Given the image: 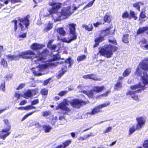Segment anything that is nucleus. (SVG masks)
<instances>
[{
  "label": "nucleus",
  "instance_id": "10",
  "mask_svg": "<svg viewBox=\"0 0 148 148\" xmlns=\"http://www.w3.org/2000/svg\"><path fill=\"white\" fill-rule=\"evenodd\" d=\"M76 26L75 24L72 23L69 25V35L70 37H77V35L76 33L75 27Z\"/></svg>",
  "mask_w": 148,
  "mask_h": 148
},
{
  "label": "nucleus",
  "instance_id": "5",
  "mask_svg": "<svg viewBox=\"0 0 148 148\" xmlns=\"http://www.w3.org/2000/svg\"><path fill=\"white\" fill-rule=\"evenodd\" d=\"M57 17L54 20L55 22L59 21L67 18V16L70 14V8H63L60 12H57Z\"/></svg>",
  "mask_w": 148,
  "mask_h": 148
},
{
  "label": "nucleus",
  "instance_id": "29",
  "mask_svg": "<svg viewBox=\"0 0 148 148\" xmlns=\"http://www.w3.org/2000/svg\"><path fill=\"white\" fill-rule=\"evenodd\" d=\"M53 27V24L50 23H49L47 26L44 29L43 31L45 32H47L51 29Z\"/></svg>",
  "mask_w": 148,
  "mask_h": 148
},
{
  "label": "nucleus",
  "instance_id": "13",
  "mask_svg": "<svg viewBox=\"0 0 148 148\" xmlns=\"http://www.w3.org/2000/svg\"><path fill=\"white\" fill-rule=\"evenodd\" d=\"M138 66L144 71H148V62L146 60H144L140 63Z\"/></svg>",
  "mask_w": 148,
  "mask_h": 148
},
{
  "label": "nucleus",
  "instance_id": "6",
  "mask_svg": "<svg viewBox=\"0 0 148 148\" xmlns=\"http://www.w3.org/2000/svg\"><path fill=\"white\" fill-rule=\"evenodd\" d=\"M30 17L29 15H27L24 18H18V21L19 22L18 25L20 27L21 31H24L26 28L28 29V27L30 25L29 20Z\"/></svg>",
  "mask_w": 148,
  "mask_h": 148
},
{
  "label": "nucleus",
  "instance_id": "25",
  "mask_svg": "<svg viewBox=\"0 0 148 148\" xmlns=\"http://www.w3.org/2000/svg\"><path fill=\"white\" fill-rule=\"evenodd\" d=\"M130 19L133 18L134 20H136L138 19V17L136 16L137 14L135 13L134 11L130 10Z\"/></svg>",
  "mask_w": 148,
  "mask_h": 148
},
{
  "label": "nucleus",
  "instance_id": "45",
  "mask_svg": "<svg viewBox=\"0 0 148 148\" xmlns=\"http://www.w3.org/2000/svg\"><path fill=\"white\" fill-rule=\"evenodd\" d=\"M95 44L94 46V47H96L99 45V42H100L99 38H96L95 40Z\"/></svg>",
  "mask_w": 148,
  "mask_h": 148
},
{
  "label": "nucleus",
  "instance_id": "3",
  "mask_svg": "<svg viewBox=\"0 0 148 148\" xmlns=\"http://www.w3.org/2000/svg\"><path fill=\"white\" fill-rule=\"evenodd\" d=\"M34 55V52L31 50H27V51L22 52L20 53L19 56H12L11 55H8L5 56V57L9 60H16L18 59L20 57L24 59L30 58H32V56Z\"/></svg>",
  "mask_w": 148,
  "mask_h": 148
},
{
  "label": "nucleus",
  "instance_id": "61",
  "mask_svg": "<svg viewBox=\"0 0 148 148\" xmlns=\"http://www.w3.org/2000/svg\"><path fill=\"white\" fill-rule=\"evenodd\" d=\"M102 55V48L100 47L99 48V51L98 53V55H99L100 56Z\"/></svg>",
  "mask_w": 148,
  "mask_h": 148
},
{
  "label": "nucleus",
  "instance_id": "40",
  "mask_svg": "<svg viewBox=\"0 0 148 148\" xmlns=\"http://www.w3.org/2000/svg\"><path fill=\"white\" fill-rule=\"evenodd\" d=\"M93 90L94 91L98 92L101 91L102 88L98 86H95L93 88Z\"/></svg>",
  "mask_w": 148,
  "mask_h": 148
},
{
  "label": "nucleus",
  "instance_id": "26",
  "mask_svg": "<svg viewBox=\"0 0 148 148\" xmlns=\"http://www.w3.org/2000/svg\"><path fill=\"white\" fill-rule=\"evenodd\" d=\"M67 68L66 66H64L62 67L61 70L59 71V74H58V77H60L67 71Z\"/></svg>",
  "mask_w": 148,
  "mask_h": 148
},
{
  "label": "nucleus",
  "instance_id": "35",
  "mask_svg": "<svg viewBox=\"0 0 148 148\" xmlns=\"http://www.w3.org/2000/svg\"><path fill=\"white\" fill-rule=\"evenodd\" d=\"M122 17L123 18H128L130 19V15L127 11H125L122 14Z\"/></svg>",
  "mask_w": 148,
  "mask_h": 148
},
{
  "label": "nucleus",
  "instance_id": "36",
  "mask_svg": "<svg viewBox=\"0 0 148 148\" xmlns=\"http://www.w3.org/2000/svg\"><path fill=\"white\" fill-rule=\"evenodd\" d=\"M44 130L46 132H48L52 129V127L49 125H44L43 126Z\"/></svg>",
  "mask_w": 148,
  "mask_h": 148
},
{
  "label": "nucleus",
  "instance_id": "62",
  "mask_svg": "<svg viewBox=\"0 0 148 148\" xmlns=\"http://www.w3.org/2000/svg\"><path fill=\"white\" fill-rule=\"evenodd\" d=\"M101 24V23H100L99 22H97L95 23H94L93 24V25L95 27H97L98 26V25Z\"/></svg>",
  "mask_w": 148,
  "mask_h": 148
},
{
  "label": "nucleus",
  "instance_id": "16",
  "mask_svg": "<svg viewBox=\"0 0 148 148\" xmlns=\"http://www.w3.org/2000/svg\"><path fill=\"white\" fill-rule=\"evenodd\" d=\"M0 58H1V64L3 67L5 68H8V64L6 60H4L5 58V55L2 54L0 56Z\"/></svg>",
  "mask_w": 148,
  "mask_h": 148
},
{
  "label": "nucleus",
  "instance_id": "31",
  "mask_svg": "<svg viewBox=\"0 0 148 148\" xmlns=\"http://www.w3.org/2000/svg\"><path fill=\"white\" fill-rule=\"evenodd\" d=\"M131 70L130 68L126 69L123 73V75L124 77L128 76L131 73Z\"/></svg>",
  "mask_w": 148,
  "mask_h": 148
},
{
  "label": "nucleus",
  "instance_id": "44",
  "mask_svg": "<svg viewBox=\"0 0 148 148\" xmlns=\"http://www.w3.org/2000/svg\"><path fill=\"white\" fill-rule=\"evenodd\" d=\"M23 96L19 92H16L15 93L14 98H16V99L18 100L20 99L21 97Z\"/></svg>",
  "mask_w": 148,
  "mask_h": 148
},
{
  "label": "nucleus",
  "instance_id": "4",
  "mask_svg": "<svg viewBox=\"0 0 148 148\" xmlns=\"http://www.w3.org/2000/svg\"><path fill=\"white\" fill-rule=\"evenodd\" d=\"M118 47L109 44L104 46L102 48V56H105L107 58L111 57L113 55V52L117 51Z\"/></svg>",
  "mask_w": 148,
  "mask_h": 148
},
{
  "label": "nucleus",
  "instance_id": "23",
  "mask_svg": "<svg viewBox=\"0 0 148 148\" xmlns=\"http://www.w3.org/2000/svg\"><path fill=\"white\" fill-rule=\"evenodd\" d=\"M122 82H118L114 85V89L119 90L122 87Z\"/></svg>",
  "mask_w": 148,
  "mask_h": 148
},
{
  "label": "nucleus",
  "instance_id": "15",
  "mask_svg": "<svg viewBox=\"0 0 148 148\" xmlns=\"http://www.w3.org/2000/svg\"><path fill=\"white\" fill-rule=\"evenodd\" d=\"M45 46L42 44H38L37 43H34L30 46L31 49L34 50H36L42 49Z\"/></svg>",
  "mask_w": 148,
  "mask_h": 148
},
{
  "label": "nucleus",
  "instance_id": "32",
  "mask_svg": "<svg viewBox=\"0 0 148 148\" xmlns=\"http://www.w3.org/2000/svg\"><path fill=\"white\" fill-rule=\"evenodd\" d=\"M103 21L105 22L110 23L111 22V19L110 16L106 15L103 17Z\"/></svg>",
  "mask_w": 148,
  "mask_h": 148
},
{
  "label": "nucleus",
  "instance_id": "27",
  "mask_svg": "<svg viewBox=\"0 0 148 148\" xmlns=\"http://www.w3.org/2000/svg\"><path fill=\"white\" fill-rule=\"evenodd\" d=\"M83 92L87 95L89 97L92 98L93 97L94 93L92 90L86 91H84Z\"/></svg>",
  "mask_w": 148,
  "mask_h": 148
},
{
  "label": "nucleus",
  "instance_id": "43",
  "mask_svg": "<svg viewBox=\"0 0 148 148\" xmlns=\"http://www.w3.org/2000/svg\"><path fill=\"white\" fill-rule=\"evenodd\" d=\"M42 115L44 116H47L51 114V112L50 111H45L42 112Z\"/></svg>",
  "mask_w": 148,
  "mask_h": 148
},
{
  "label": "nucleus",
  "instance_id": "41",
  "mask_svg": "<svg viewBox=\"0 0 148 148\" xmlns=\"http://www.w3.org/2000/svg\"><path fill=\"white\" fill-rule=\"evenodd\" d=\"M4 123L6 124V129H8L9 128V130H10L11 128V126L8 120L7 119H5L4 120Z\"/></svg>",
  "mask_w": 148,
  "mask_h": 148
},
{
  "label": "nucleus",
  "instance_id": "14",
  "mask_svg": "<svg viewBox=\"0 0 148 148\" xmlns=\"http://www.w3.org/2000/svg\"><path fill=\"white\" fill-rule=\"evenodd\" d=\"M101 108L102 106H97L93 109L91 111L88 112L87 114L92 115H95L101 111Z\"/></svg>",
  "mask_w": 148,
  "mask_h": 148
},
{
  "label": "nucleus",
  "instance_id": "57",
  "mask_svg": "<svg viewBox=\"0 0 148 148\" xmlns=\"http://www.w3.org/2000/svg\"><path fill=\"white\" fill-rule=\"evenodd\" d=\"M110 104V102L108 101L102 104V108L106 107Z\"/></svg>",
  "mask_w": 148,
  "mask_h": 148
},
{
  "label": "nucleus",
  "instance_id": "59",
  "mask_svg": "<svg viewBox=\"0 0 148 148\" xmlns=\"http://www.w3.org/2000/svg\"><path fill=\"white\" fill-rule=\"evenodd\" d=\"M112 127H109L106 128L105 131V132H108L111 131Z\"/></svg>",
  "mask_w": 148,
  "mask_h": 148
},
{
  "label": "nucleus",
  "instance_id": "2",
  "mask_svg": "<svg viewBox=\"0 0 148 148\" xmlns=\"http://www.w3.org/2000/svg\"><path fill=\"white\" fill-rule=\"evenodd\" d=\"M84 102L83 101L80 99H75L69 101L66 99H64L63 101L58 104V106L56 107V110H58L60 109L66 112H69L71 110L68 106L69 105V103L73 107L78 108H80Z\"/></svg>",
  "mask_w": 148,
  "mask_h": 148
},
{
  "label": "nucleus",
  "instance_id": "37",
  "mask_svg": "<svg viewBox=\"0 0 148 148\" xmlns=\"http://www.w3.org/2000/svg\"><path fill=\"white\" fill-rule=\"evenodd\" d=\"M11 22L12 23H14V31L15 32L16 31L17 29V20H12Z\"/></svg>",
  "mask_w": 148,
  "mask_h": 148
},
{
  "label": "nucleus",
  "instance_id": "7",
  "mask_svg": "<svg viewBox=\"0 0 148 148\" xmlns=\"http://www.w3.org/2000/svg\"><path fill=\"white\" fill-rule=\"evenodd\" d=\"M135 74L137 76L141 77L142 81L145 86L148 84V75L146 72L143 71L141 70L140 69L138 66H137Z\"/></svg>",
  "mask_w": 148,
  "mask_h": 148
},
{
  "label": "nucleus",
  "instance_id": "30",
  "mask_svg": "<svg viewBox=\"0 0 148 148\" xmlns=\"http://www.w3.org/2000/svg\"><path fill=\"white\" fill-rule=\"evenodd\" d=\"M83 27L88 31H92L93 29V27L92 24H89L87 25H85L83 26Z\"/></svg>",
  "mask_w": 148,
  "mask_h": 148
},
{
  "label": "nucleus",
  "instance_id": "20",
  "mask_svg": "<svg viewBox=\"0 0 148 148\" xmlns=\"http://www.w3.org/2000/svg\"><path fill=\"white\" fill-rule=\"evenodd\" d=\"M148 30V26L143 27H140L138 29L136 34L139 35L144 33L145 31Z\"/></svg>",
  "mask_w": 148,
  "mask_h": 148
},
{
  "label": "nucleus",
  "instance_id": "12",
  "mask_svg": "<svg viewBox=\"0 0 148 148\" xmlns=\"http://www.w3.org/2000/svg\"><path fill=\"white\" fill-rule=\"evenodd\" d=\"M10 130L9 128L3 129L0 132V138L4 140L5 138L10 134V133L9 132Z\"/></svg>",
  "mask_w": 148,
  "mask_h": 148
},
{
  "label": "nucleus",
  "instance_id": "11",
  "mask_svg": "<svg viewBox=\"0 0 148 148\" xmlns=\"http://www.w3.org/2000/svg\"><path fill=\"white\" fill-rule=\"evenodd\" d=\"M137 121L136 125L140 129L146 122V117L144 116L138 117L136 118Z\"/></svg>",
  "mask_w": 148,
  "mask_h": 148
},
{
  "label": "nucleus",
  "instance_id": "53",
  "mask_svg": "<svg viewBox=\"0 0 148 148\" xmlns=\"http://www.w3.org/2000/svg\"><path fill=\"white\" fill-rule=\"evenodd\" d=\"M110 90H109L107 91H106L103 94H102V97H106L108 96V94L110 92Z\"/></svg>",
  "mask_w": 148,
  "mask_h": 148
},
{
  "label": "nucleus",
  "instance_id": "46",
  "mask_svg": "<svg viewBox=\"0 0 148 148\" xmlns=\"http://www.w3.org/2000/svg\"><path fill=\"white\" fill-rule=\"evenodd\" d=\"M67 92L68 91L66 90L62 91L58 93V95L61 96H63L66 95Z\"/></svg>",
  "mask_w": 148,
  "mask_h": 148
},
{
  "label": "nucleus",
  "instance_id": "51",
  "mask_svg": "<svg viewBox=\"0 0 148 148\" xmlns=\"http://www.w3.org/2000/svg\"><path fill=\"white\" fill-rule=\"evenodd\" d=\"M32 91V95H36L38 92V90L37 89H35L34 90H31Z\"/></svg>",
  "mask_w": 148,
  "mask_h": 148
},
{
  "label": "nucleus",
  "instance_id": "34",
  "mask_svg": "<svg viewBox=\"0 0 148 148\" xmlns=\"http://www.w3.org/2000/svg\"><path fill=\"white\" fill-rule=\"evenodd\" d=\"M140 3V2H138L137 3H134L133 4V6L134 8L136 9L138 11H140V7L139 5V4Z\"/></svg>",
  "mask_w": 148,
  "mask_h": 148
},
{
  "label": "nucleus",
  "instance_id": "52",
  "mask_svg": "<svg viewBox=\"0 0 148 148\" xmlns=\"http://www.w3.org/2000/svg\"><path fill=\"white\" fill-rule=\"evenodd\" d=\"M5 82L2 83L1 85V88L3 91L5 90Z\"/></svg>",
  "mask_w": 148,
  "mask_h": 148
},
{
  "label": "nucleus",
  "instance_id": "17",
  "mask_svg": "<svg viewBox=\"0 0 148 148\" xmlns=\"http://www.w3.org/2000/svg\"><path fill=\"white\" fill-rule=\"evenodd\" d=\"M141 82H140L138 84H136L135 85H132L130 86V88L132 90H135L138 88H140L142 90H143L145 88V86H142L141 85Z\"/></svg>",
  "mask_w": 148,
  "mask_h": 148
},
{
  "label": "nucleus",
  "instance_id": "58",
  "mask_svg": "<svg viewBox=\"0 0 148 148\" xmlns=\"http://www.w3.org/2000/svg\"><path fill=\"white\" fill-rule=\"evenodd\" d=\"M32 106L30 105L28 106L25 107H24L25 110H29L32 109Z\"/></svg>",
  "mask_w": 148,
  "mask_h": 148
},
{
  "label": "nucleus",
  "instance_id": "22",
  "mask_svg": "<svg viewBox=\"0 0 148 148\" xmlns=\"http://www.w3.org/2000/svg\"><path fill=\"white\" fill-rule=\"evenodd\" d=\"M76 38H60L62 41L67 43H69L71 41L76 39Z\"/></svg>",
  "mask_w": 148,
  "mask_h": 148
},
{
  "label": "nucleus",
  "instance_id": "50",
  "mask_svg": "<svg viewBox=\"0 0 148 148\" xmlns=\"http://www.w3.org/2000/svg\"><path fill=\"white\" fill-rule=\"evenodd\" d=\"M65 62L67 63H69L70 64L69 65L70 66L72 63V60L70 58H69L65 60Z\"/></svg>",
  "mask_w": 148,
  "mask_h": 148
},
{
  "label": "nucleus",
  "instance_id": "39",
  "mask_svg": "<svg viewBox=\"0 0 148 148\" xmlns=\"http://www.w3.org/2000/svg\"><path fill=\"white\" fill-rule=\"evenodd\" d=\"M142 146L144 148H148V139H146L144 140Z\"/></svg>",
  "mask_w": 148,
  "mask_h": 148
},
{
  "label": "nucleus",
  "instance_id": "49",
  "mask_svg": "<svg viewBox=\"0 0 148 148\" xmlns=\"http://www.w3.org/2000/svg\"><path fill=\"white\" fill-rule=\"evenodd\" d=\"M36 110H35L34 111V112H31L29 113L28 114H27L26 115H25L24 117H23V120H24L25 119H26L28 117V116H30L34 112H36Z\"/></svg>",
  "mask_w": 148,
  "mask_h": 148
},
{
  "label": "nucleus",
  "instance_id": "18",
  "mask_svg": "<svg viewBox=\"0 0 148 148\" xmlns=\"http://www.w3.org/2000/svg\"><path fill=\"white\" fill-rule=\"evenodd\" d=\"M83 77L85 79H89L94 80H99L101 79H100L97 77L95 75L92 74L84 75Z\"/></svg>",
  "mask_w": 148,
  "mask_h": 148
},
{
  "label": "nucleus",
  "instance_id": "55",
  "mask_svg": "<svg viewBox=\"0 0 148 148\" xmlns=\"http://www.w3.org/2000/svg\"><path fill=\"white\" fill-rule=\"evenodd\" d=\"M39 103L38 99H37L33 100L32 102V105H34L38 103Z\"/></svg>",
  "mask_w": 148,
  "mask_h": 148
},
{
  "label": "nucleus",
  "instance_id": "47",
  "mask_svg": "<svg viewBox=\"0 0 148 148\" xmlns=\"http://www.w3.org/2000/svg\"><path fill=\"white\" fill-rule=\"evenodd\" d=\"M48 92V90L45 89H42L41 91V93L43 95H47Z\"/></svg>",
  "mask_w": 148,
  "mask_h": 148
},
{
  "label": "nucleus",
  "instance_id": "1",
  "mask_svg": "<svg viewBox=\"0 0 148 148\" xmlns=\"http://www.w3.org/2000/svg\"><path fill=\"white\" fill-rule=\"evenodd\" d=\"M48 53V51L45 49L41 53L39 54L38 56H36L32 59L33 61L35 63H44V64H40L36 67L32 69L33 73L34 75L38 76L44 75L45 73H44V71L48 67L57 66L58 64L57 62H53L45 60L44 57L47 55Z\"/></svg>",
  "mask_w": 148,
  "mask_h": 148
},
{
  "label": "nucleus",
  "instance_id": "48",
  "mask_svg": "<svg viewBox=\"0 0 148 148\" xmlns=\"http://www.w3.org/2000/svg\"><path fill=\"white\" fill-rule=\"evenodd\" d=\"M25 86V84H21L19 86H18L16 88V89L17 90L21 89L24 88Z\"/></svg>",
  "mask_w": 148,
  "mask_h": 148
},
{
  "label": "nucleus",
  "instance_id": "60",
  "mask_svg": "<svg viewBox=\"0 0 148 148\" xmlns=\"http://www.w3.org/2000/svg\"><path fill=\"white\" fill-rule=\"evenodd\" d=\"M27 102V101L25 100H23L21 101L19 105H23L25 104Z\"/></svg>",
  "mask_w": 148,
  "mask_h": 148
},
{
  "label": "nucleus",
  "instance_id": "64",
  "mask_svg": "<svg viewBox=\"0 0 148 148\" xmlns=\"http://www.w3.org/2000/svg\"><path fill=\"white\" fill-rule=\"evenodd\" d=\"M56 45H51L50 47H49V48H50L52 50L55 49L56 48Z\"/></svg>",
  "mask_w": 148,
  "mask_h": 148
},
{
  "label": "nucleus",
  "instance_id": "38",
  "mask_svg": "<svg viewBox=\"0 0 148 148\" xmlns=\"http://www.w3.org/2000/svg\"><path fill=\"white\" fill-rule=\"evenodd\" d=\"M86 56L84 55H83L78 56L77 58V60L78 62L81 61L86 58Z\"/></svg>",
  "mask_w": 148,
  "mask_h": 148
},
{
  "label": "nucleus",
  "instance_id": "54",
  "mask_svg": "<svg viewBox=\"0 0 148 148\" xmlns=\"http://www.w3.org/2000/svg\"><path fill=\"white\" fill-rule=\"evenodd\" d=\"M122 41L125 43H128V38H123Z\"/></svg>",
  "mask_w": 148,
  "mask_h": 148
},
{
  "label": "nucleus",
  "instance_id": "9",
  "mask_svg": "<svg viewBox=\"0 0 148 148\" xmlns=\"http://www.w3.org/2000/svg\"><path fill=\"white\" fill-rule=\"evenodd\" d=\"M141 90L138 89L136 91H132L129 90L126 92V95H130L131 97L134 100L138 101L139 98L137 95L135 94L136 93L139 92L141 91Z\"/></svg>",
  "mask_w": 148,
  "mask_h": 148
},
{
  "label": "nucleus",
  "instance_id": "33",
  "mask_svg": "<svg viewBox=\"0 0 148 148\" xmlns=\"http://www.w3.org/2000/svg\"><path fill=\"white\" fill-rule=\"evenodd\" d=\"M146 16L145 15V13L143 11H141L139 15V20L140 21H142L143 19L145 18Z\"/></svg>",
  "mask_w": 148,
  "mask_h": 148
},
{
  "label": "nucleus",
  "instance_id": "56",
  "mask_svg": "<svg viewBox=\"0 0 148 148\" xmlns=\"http://www.w3.org/2000/svg\"><path fill=\"white\" fill-rule=\"evenodd\" d=\"M109 42L112 44H114L115 45H117V43L116 41L115 40H109Z\"/></svg>",
  "mask_w": 148,
  "mask_h": 148
},
{
  "label": "nucleus",
  "instance_id": "28",
  "mask_svg": "<svg viewBox=\"0 0 148 148\" xmlns=\"http://www.w3.org/2000/svg\"><path fill=\"white\" fill-rule=\"evenodd\" d=\"M32 96V91L31 90H28L24 94V97L25 98L28 99Z\"/></svg>",
  "mask_w": 148,
  "mask_h": 148
},
{
  "label": "nucleus",
  "instance_id": "63",
  "mask_svg": "<svg viewBox=\"0 0 148 148\" xmlns=\"http://www.w3.org/2000/svg\"><path fill=\"white\" fill-rule=\"evenodd\" d=\"M20 0H11V2L13 3L20 2Z\"/></svg>",
  "mask_w": 148,
  "mask_h": 148
},
{
  "label": "nucleus",
  "instance_id": "42",
  "mask_svg": "<svg viewBox=\"0 0 148 148\" xmlns=\"http://www.w3.org/2000/svg\"><path fill=\"white\" fill-rule=\"evenodd\" d=\"M71 140H68L64 142L63 143V146H62V147H63V148H64L66 146H68L71 143Z\"/></svg>",
  "mask_w": 148,
  "mask_h": 148
},
{
  "label": "nucleus",
  "instance_id": "24",
  "mask_svg": "<svg viewBox=\"0 0 148 148\" xmlns=\"http://www.w3.org/2000/svg\"><path fill=\"white\" fill-rule=\"evenodd\" d=\"M57 31L60 35L62 36H64L66 34V32L64 30V28L63 27H60L57 28Z\"/></svg>",
  "mask_w": 148,
  "mask_h": 148
},
{
  "label": "nucleus",
  "instance_id": "21",
  "mask_svg": "<svg viewBox=\"0 0 148 148\" xmlns=\"http://www.w3.org/2000/svg\"><path fill=\"white\" fill-rule=\"evenodd\" d=\"M140 129L136 125V127H135L134 126H133L132 127L130 128L129 130V135H131L136 130H140Z\"/></svg>",
  "mask_w": 148,
  "mask_h": 148
},
{
  "label": "nucleus",
  "instance_id": "19",
  "mask_svg": "<svg viewBox=\"0 0 148 148\" xmlns=\"http://www.w3.org/2000/svg\"><path fill=\"white\" fill-rule=\"evenodd\" d=\"M113 27L112 26H110L105 30H102V32L107 33L108 35H111L114 34V29L111 30L113 29Z\"/></svg>",
  "mask_w": 148,
  "mask_h": 148
},
{
  "label": "nucleus",
  "instance_id": "8",
  "mask_svg": "<svg viewBox=\"0 0 148 148\" xmlns=\"http://www.w3.org/2000/svg\"><path fill=\"white\" fill-rule=\"evenodd\" d=\"M49 5L51 6H53L51 8H49L48 11L50 14L56 13L58 10L61 8V3H56L53 1H50L49 3Z\"/></svg>",
  "mask_w": 148,
  "mask_h": 148
}]
</instances>
